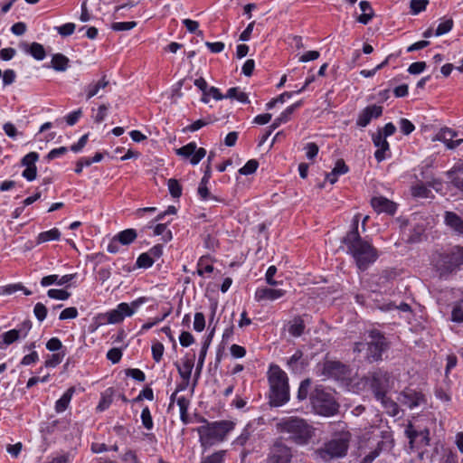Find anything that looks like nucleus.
<instances>
[{
	"label": "nucleus",
	"mask_w": 463,
	"mask_h": 463,
	"mask_svg": "<svg viewBox=\"0 0 463 463\" xmlns=\"http://www.w3.org/2000/svg\"><path fill=\"white\" fill-rule=\"evenodd\" d=\"M361 214L356 213L352 220L351 230L343 238L342 243L346 246L359 269L365 270L377 258V250L367 241L362 239L358 232Z\"/></svg>",
	"instance_id": "obj_1"
},
{
	"label": "nucleus",
	"mask_w": 463,
	"mask_h": 463,
	"mask_svg": "<svg viewBox=\"0 0 463 463\" xmlns=\"http://www.w3.org/2000/svg\"><path fill=\"white\" fill-rule=\"evenodd\" d=\"M279 432L287 434L288 439L297 445H307L314 435V428L299 417H287L277 423Z\"/></svg>",
	"instance_id": "obj_2"
},
{
	"label": "nucleus",
	"mask_w": 463,
	"mask_h": 463,
	"mask_svg": "<svg viewBox=\"0 0 463 463\" xmlns=\"http://www.w3.org/2000/svg\"><path fill=\"white\" fill-rule=\"evenodd\" d=\"M203 424L197 428L199 440L203 449H207L212 446L222 442L229 432H231L235 423L232 420L208 421L203 420Z\"/></svg>",
	"instance_id": "obj_3"
},
{
	"label": "nucleus",
	"mask_w": 463,
	"mask_h": 463,
	"mask_svg": "<svg viewBox=\"0 0 463 463\" xmlns=\"http://www.w3.org/2000/svg\"><path fill=\"white\" fill-rule=\"evenodd\" d=\"M269 383V404L279 407L289 400V386L287 373L279 365H270L268 372Z\"/></svg>",
	"instance_id": "obj_4"
},
{
	"label": "nucleus",
	"mask_w": 463,
	"mask_h": 463,
	"mask_svg": "<svg viewBox=\"0 0 463 463\" xmlns=\"http://www.w3.org/2000/svg\"><path fill=\"white\" fill-rule=\"evenodd\" d=\"M310 401L314 411L319 415L332 416L338 411V404L334 397L322 387L315 388L310 394Z\"/></svg>",
	"instance_id": "obj_5"
},
{
	"label": "nucleus",
	"mask_w": 463,
	"mask_h": 463,
	"mask_svg": "<svg viewBox=\"0 0 463 463\" xmlns=\"http://www.w3.org/2000/svg\"><path fill=\"white\" fill-rule=\"evenodd\" d=\"M432 261L440 276L451 273L463 264V248L457 247L450 253H437Z\"/></svg>",
	"instance_id": "obj_6"
},
{
	"label": "nucleus",
	"mask_w": 463,
	"mask_h": 463,
	"mask_svg": "<svg viewBox=\"0 0 463 463\" xmlns=\"http://www.w3.org/2000/svg\"><path fill=\"white\" fill-rule=\"evenodd\" d=\"M146 298L142 297L132 301L131 303H120L115 309L107 312L104 316L107 317L109 324H118L126 317H132L141 305L146 303Z\"/></svg>",
	"instance_id": "obj_7"
},
{
	"label": "nucleus",
	"mask_w": 463,
	"mask_h": 463,
	"mask_svg": "<svg viewBox=\"0 0 463 463\" xmlns=\"http://www.w3.org/2000/svg\"><path fill=\"white\" fill-rule=\"evenodd\" d=\"M348 449L347 439H335L326 443L325 446L316 451L317 455L324 461L334 458H341L346 454Z\"/></svg>",
	"instance_id": "obj_8"
},
{
	"label": "nucleus",
	"mask_w": 463,
	"mask_h": 463,
	"mask_svg": "<svg viewBox=\"0 0 463 463\" xmlns=\"http://www.w3.org/2000/svg\"><path fill=\"white\" fill-rule=\"evenodd\" d=\"M371 341L367 344V358L371 361H378L382 358L383 352L387 348L385 337L378 330L370 331Z\"/></svg>",
	"instance_id": "obj_9"
},
{
	"label": "nucleus",
	"mask_w": 463,
	"mask_h": 463,
	"mask_svg": "<svg viewBox=\"0 0 463 463\" xmlns=\"http://www.w3.org/2000/svg\"><path fill=\"white\" fill-rule=\"evenodd\" d=\"M291 449L280 440H276L267 457V463H291Z\"/></svg>",
	"instance_id": "obj_10"
},
{
	"label": "nucleus",
	"mask_w": 463,
	"mask_h": 463,
	"mask_svg": "<svg viewBox=\"0 0 463 463\" xmlns=\"http://www.w3.org/2000/svg\"><path fill=\"white\" fill-rule=\"evenodd\" d=\"M32 328V322L30 320L24 321L18 329H12L5 332L2 335V341L0 342V349H5L7 345L17 341L19 338H25Z\"/></svg>",
	"instance_id": "obj_11"
},
{
	"label": "nucleus",
	"mask_w": 463,
	"mask_h": 463,
	"mask_svg": "<svg viewBox=\"0 0 463 463\" xmlns=\"http://www.w3.org/2000/svg\"><path fill=\"white\" fill-rule=\"evenodd\" d=\"M177 154L184 158H190V163L195 165L206 156V150L203 147L197 148L196 144L191 142L180 147Z\"/></svg>",
	"instance_id": "obj_12"
},
{
	"label": "nucleus",
	"mask_w": 463,
	"mask_h": 463,
	"mask_svg": "<svg viewBox=\"0 0 463 463\" xmlns=\"http://www.w3.org/2000/svg\"><path fill=\"white\" fill-rule=\"evenodd\" d=\"M398 401L401 404L407 406L409 409L418 407L425 402L424 395L412 389H405L400 392Z\"/></svg>",
	"instance_id": "obj_13"
},
{
	"label": "nucleus",
	"mask_w": 463,
	"mask_h": 463,
	"mask_svg": "<svg viewBox=\"0 0 463 463\" xmlns=\"http://www.w3.org/2000/svg\"><path fill=\"white\" fill-rule=\"evenodd\" d=\"M383 114V108L377 105H371L364 109L358 116L356 124L359 127H366L373 118H377Z\"/></svg>",
	"instance_id": "obj_14"
},
{
	"label": "nucleus",
	"mask_w": 463,
	"mask_h": 463,
	"mask_svg": "<svg viewBox=\"0 0 463 463\" xmlns=\"http://www.w3.org/2000/svg\"><path fill=\"white\" fill-rule=\"evenodd\" d=\"M286 294V290L281 288H270L267 287L258 288L255 291L254 298L258 302L269 300L274 301Z\"/></svg>",
	"instance_id": "obj_15"
},
{
	"label": "nucleus",
	"mask_w": 463,
	"mask_h": 463,
	"mask_svg": "<svg viewBox=\"0 0 463 463\" xmlns=\"http://www.w3.org/2000/svg\"><path fill=\"white\" fill-rule=\"evenodd\" d=\"M346 366L338 361H326L323 364L322 374L326 377L340 378L346 373Z\"/></svg>",
	"instance_id": "obj_16"
},
{
	"label": "nucleus",
	"mask_w": 463,
	"mask_h": 463,
	"mask_svg": "<svg viewBox=\"0 0 463 463\" xmlns=\"http://www.w3.org/2000/svg\"><path fill=\"white\" fill-rule=\"evenodd\" d=\"M372 138L373 145L377 147V150L374 153L375 159L378 162H382L386 158L385 153L390 149L389 143L387 142L384 135H382L381 130H378L377 133L373 134Z\"/></svg>",
	"instance_id": "obj_17"
},
{
	"label": "nucleus",
	"mask_w": 463,
	"mask_h": 463,
	"mask_svg": "<svg viewBox=\"0 0 463 463\" xmlns=\"http://www.w3.org/2000/svg\"><path fill=\"white\" fill-rule=\"evenodd\" d=\"M458 136V133L451 128H441L439 133L436 135L433 140H438L443 142L448 148L453 149L459 146L463 139H457L453 141V138Z\"/></svg>",
	"instance_id": "obj_18"
},
{
	"label": "nucleus",
	"mask_w": 463,
	"mask_h": 463,
	"mask_svg": "<svg viewBox=\"0 0 463 463\" xmlns=\"http://www.w3.org/2000/svg\"><path fill=\"white\" fill-rule=\"evenodd\" d=\"M371 204L377 213L393 214L396 212V204L383 196L373 197L371 200Z\"/></svg>",
	"instance_id": "obj_19"
},
{
	"label": "nucleus",
	"mask_w": 463,
	"mask_h": 463,
	"mask_svg": "<svg viewBox=\"0 0 463 463\" xmlns=\"http://www.w3.org/2000/svg\"><path fill=\"white\" fill-rule=\"evenodd\" d=\"M375 398L382 402L388 414L391 416H397L399 414L398 404L386 396L385 391L378 390Z\"/></svg>",
	"instance_id": "obj_20"
},
{
	"label": "nucleus",
	"mask_w": 463,
	"mask_h": 463,
	"mask_svg": "<svg viewBox=\"0 0 463 463\" xmlns=\"http://www.w3.org/2000/svg\"><path fill=\"white\" fill-rule=\"evenodd\" d=\"M387 382V373L382 371L373 372L371 375V387L376 397V392L384 391L385 383Z\"/></svg>",
	"instance_id": "obj_21"
},
{
	"label": "nucleus",
	"mask_w": 463,
	"mask_h": 463,
	"mask_svg": "<svg viewBox=\"0 0 463 463\" xmlns=\"http://www.w3.org/2000/svg\"><path fill=\"white\" fill-rule=\"evenodd\" d=\"M75 392V387H70L62 396L55 403V411L57 413H61L67 410L71 401L72 395Z\"/></svg>",
	"instance_id": "obj_22"
},
{
	"label": "nucleus",
	"mask_w": 463,
	"mask_h": 463,
	"mask_svg": "<svg viewBox=\"0 0 463 463\" xmlns=\"http://www.w3.org/2000/svg\"><path fill=\"white\" fill-rule=\"evenodd\" d=\"M445 222L454 231L463 234V220L458 215L452 212H446Z\"/></svg>",
	"instance_id": "obj_23"
},
{
	"label": "nucleus",
	"mask_w": 463,
	"mask_h": 463,
	"mask_svg": "<svg viewBox=\"0 0 463 463\" xmlns=\"http://www.w3.org/2000/svg\"><path fill=\"white\" fill-rule=\"evenodd\" d=\"M359 6L363 14L357 18V21L363 24H367L374 16L371 4L368 1H361Z\"/></svg>",
	"instance_id": "obj_24"
},
{
	"label": "nucleus",
	"mask_w": 463,
	"mask_h": 463,
	"mask_svg": "<svg viewBox=\"0 0 463 463\" xmlns=\"http://www.w3.org/2000/svg\"><path fill=\"white\" fill-rule=\"evenodd\" d=\"M24 50L37 61H43L46 56L43 46L38 43H33L31 45L25 43L24 44Z\"/></svg>",
	"instance_id": "obj_25"
},
{
	"label": "nucleus",
	"mask_w": 463,
	"mask_h": 463,
	"mask_svg": "<svg viewBox=\"0 0 463 463\" xmlns=\"http://www.w3.org/2000/svg\"><path fill=\"white\" fill-rule=\"evenodd\" d=\"M305 327L304 320L300 317H296L288 323V330L292 336L298 337L304 333Z\"/></svg>",
	"instance_id": "obj_26"
},
{
	"label": "nucleus",
	"mask_w": 463,
	"mask_h": 463,
	"mask_svg": "<svg viewBox=\"0 0 463 463\" xmlns=\"http://www.w3.org/2000/svg\"><path fill=\"white\" fill-rule=\"evenodd\" d=\"M109 85V80H106L104 76L100 80L97 82H91L87 86V99H91L92 97L99 94L100 90L105 89Z\"/></svg>",
	"instance_id": "obj_27"
},
{
	"label": "nucleus",
	"mask_w": 463,
	"mask_h": 463,
	"mask_svg": "<svg viewBox=\"0 0 463 463\" xmlns=\"http://www.w3.org/2000/svg\"><path fill=\"white\" fill-rule=\"evenodd\" d=\"M115 237L119 241L120 244L129 245L137 239V233L134 229H127L118 232Z\"/></svg>",
	"instance_id": "obj_28"
},
{
	"label": "nucleus",
	"mask_w": 463,
	"mask_h": 463,
	"mask_svg": "<svg viewBox=\"0 0 463 463\" xmlns=\"http://www.w3.org/2000/svg\"><path fill=\"white\" fill-rule=\"evenodd\" d=\"M61 237V232L57 228L51 229L47 232H43L38 234L36 243L41 244L50 241H58Z\"/></svg>",
	"instance_id": "obj_29"
},
{
	"label": "nucleus",
	"mask_w": 463,
	"mask_h": 463,
	"mask_svg": "<svg viewBox=\"0 0 463 463\" xmlns=\"http://www.w3.org/2000/svg\"><path fill=\"white\" fill-rule=\"evenodd\" d=\"M69 65V59L61 54H54L52 58V67L57 71H64L67 70Z\"/></svg>",
	"instance_id": "obj_30"
},
{
	"label": "nucleus",
	"mask_w": 463,
	"mask_h": 463,
	"mask_svg": "<svg viewBox=\"0 0 463 463\" xmlns=\"http://www.w3.org/2000/svg\"><path fill=\"white\" fill-rule=\"evenodd\" d=\"M226 99H236L241 103L247 104L250 102L247 93L241 91L239 88H230L225 95Z\"/></svg>",
	"instance_id": "obj_31"
},
{
	"label": "nucleus",
	"mask_w": 463,
	"mask_h": 463,
	"mask_svg": "<svg viewBox=\"0 0 463 463\" xmlns=\"http://www.w3.org/2000/svg\"><path fill=\"white\" fill-rule=\"evenodd\" d=\"M213 335V331H212L209 334V335L204 340V342L203 344V346L201 348V351H200V354H199V357H198V362H197V367H196L198 374L200 373V372H201V370H202V368L203 366L204 359H205V356H206L209 345H210V344L212 342Z\"/></svg>",
	"instance_id": "obj_32"
},
{
	"label": "nucleus",
	"mask_w": 463,
	"mask_h": 463,
	"mask_svg": "<svg viewBox=\"0 0 463 463\" xmlns=\"http://www.w3.org/2000/svg\"><path fill=\"white\" fill-rule=\"evenodd\" d=\"M177 405L180 410V419L184 423H187L188 420V407L190 404V402L188 399H186L184 396L178 397L176 399Z\"/></svg>",
	"instance_id": "obj_33"
},
{
	"label": "nucleus",
	"mask_w": 463,
	"mask_h": 463,
	"mask_svg": "<svg viewBox=\"0 0 463 463\" xmlns=\"http://www.w3.org/2000/svg\"><path fill=\"white\" fill-rule=\"evenodd\" d=\"M113 390L109 388L102 393L101 399L97 406V410L99 411H105L112 403Z\"/></svg>",
	"instance_id": "obj_34"
},
{
	"label": "nucleus",
	"mask_w": 463,
	"mask_h": 463,
	"mask_svg": "<svg viewBox=\"0 0 463 463\" xmlns=\"http://www.w3.org/2000/svg\"><path fill=\"white\" fill-rule=\"evenodd\" d=\"M197 194L200 196V198L203 201H214L217 203L222 202V199L218 198L217 196L212 194L207 187V184H199Z\"/></svg>",
	"instance_id": "obj_35"
},
{
	"label": "nucleus",
	"mask_w": 463,
	"mask_h": 463,
	"mask_svg": "<svg viewBox=\"0 0 463 463\" xmlns=\"http://www.w3.org/2000/svg\"><path fill=\"white\" fill-rule=\"evenodd\" d=\"M430 194V190L423 184H417L411 187V194L414 197L428 198Z\"/></svg>",
	"instance_id": "obj_36"
},
{
	"label": "nucleus",
	"mask_w": 463,
	"mask_h": 463,
	"mask_svg": "<svg viewBox=\"0 0 463 463\" xmlns=\"http://www.w3.org/2000/svg\"><path fill=\"white\" fill-rule=\"evenodd\" d=\"M167 187L172 197L179 198L182 195V186L176 179H169L167 181Z\"/></svg>",
	"instance_id": "obj_37"
},
{
	"label": "nucleus",
	"mask_w": 463,
	"mask_h": 463,
	"mask_svg": "<svg viewBox=\"0 0 463 463\" xmlns=\"http://www.w3.org/2000/svg\"><path fill=\"white\" fill-rule=\"evenodd\" d=\"M226 455L225 450H219L206 458H203L201 463H222Z\"/></svg>",
	"instance_id": "obj_38"
},
{
	"label": "nucleus",
	"mask_w": 463,
	"mask_h": 463,
	"mask_svg": "<svg viewBox=\"0 0 463 463\" xmlns=\"http://www.w3.org/2000/svg\"><path fill=\"white\" fill-rule=\"evenodd\" d=\"M429 4L428 0H411L410 7L411 14H418L424 11Z\"/></svg>",
	"instance_id": "obj_39"
},
{
	"label": "nucleus",
	"mask_w": 463,
	"mask_h": 463,
	"mask_svg": "<svg viewBox=\"0 0 463 463\" xmlns=\"http://www.w3.org/2000/svg\"><path fill=\"white\" fill-rule=\"evenodd\" d=\"M258 166V161L250 159L239 170V173L243 175H251L257 170Z\"/></svg>",
	"instance_id": "obj_40"
},
{
	"label": "nucleus",
	"mask_w": 463,
	"mask_h": 463,
	"mask_svg": "<svg viewBox=\"0 0 463 463\" xmlns=\"http://www.w3.org/2000/svg\"><path fill=\"white\" fill-rule=\"evenodd\" d=\"M47 295L51 298L59 299V300H66L70 298L71 293L64 289H49Z\"/></svg>",
	"instance_id": "obj_41"
},
{
	"label": "nucleus",
	"mask_w": 463,
	"mask_h": 463,
	"mask_svg": "<svg viewBox=\"0 0 463 463\" xmlns=\"http://www.w3.org/2000/svg\"><path fill=\"white\" fill-rule=\"evenodd\" d=\"M141 420H142V424L143 426L146 429V430H152L154 424H153V420H152V416H151V412H150V410L148 407H145L143 410H142V412H141Z\"/></svg>",
	"instance_id": "obj_42"
},
{
	"label": "nucleus",
	"mask_w": 463,
	"mask_h": 463,
	"mask_svg": "<svg viewBox=\"0 0 463 463\" xmlns=\"http://www.w3.org/2000/svg\"><path fill=\"white\" fill-rule=\"evenodd\" d=\"M453 27V20L452 19H447L443 22H441L435 32L436 36L443 35L447 33H449Z\"/></svg>",
	"instance_id": "obj_43"
},
{
	"label": "nucleus",
	"mask_w": 463,
	"mask_h": 463,
	"mask_svg": "<svg viewBox=\"0 0 463 463\" xmlns=\"http://www.w3.org/2000/svg\"><path fill=\"white\" fill-rule=\"evenodd\" d=\"M193 366L194 364L191 361H186L183 364L182 367L178 368L180 376L186 382H188V380L190 379Z\"/></svg>",
	"instance_id": "obj_44"
},
{
	"label": "nucleus",
	"mask_w": 463,
	"mask_h": 463,
	"mask_svg": "<svg viewBox=\"0 0 463 463\" xmlns=\"http://www.w3.org/2000/svg\"><path fill=\"white\" fill-rule=\"evenodd\" d=\"M311 382L309 379H306L300 383L298 391V399L299 401H303L307 399L309 392Z\"/></svg>",
	"instance_id": "obj_45"
},
{
	"label": "nucleus",
	"mask_w": 463,
	"mask_h": 463,
	"mask_svg": "<svg viewBox=\"0 0 463 463\" xmlns=\"http://www.w3.org/2000/svg\"><path fill=\"white\" fill-rule=\"evenodd\" d=\"M154 260H152L150 256L146 252H145L139 255L136 264L138 268L147 269L151 267L154 264Z\"/></svg>",
	"instance_id": "obj_46"
},
{
	"label": "nucleus",
	"mask_w": 463,
	"mask_h": 463,
	"mask_svg": "<svg viewBox=\"0 0 463 463\" xmlns=\"http://www.w3.org/2000/svg\"><path fill=\"white\" fill-rule=\"evenodd\" d=\"M75 24L73 23H67L61 26H57L55 29L58 33L63 37L71 35L75 31Z\"/></svg>",
	"instance_id": "obj_47"
},
{
	"label": "nucleus",
	"mask_w": 463,
	"mask_h": 463,
	"mask_svg": "<svg viewBox=\"0 0 463 463\" xmlns=\"http://www.w3.org/2000/svg\"><path fill=\"white\" fill-rule=\"evenodd\" d=\"M451 321L455 323L463 322V305L460 302L451 311Z\"/></svg>",
	"instance_id": "obj_48"
},
{
	"label": "nucleus",
	"mask_w": 463,
	"mask_h": 463,
	"mask_svg": "<svg viewBox=\"0 0 463 463\" xmlns=\"http://www.w3.org/2000/svg\"><path fill=\"white\" fill-rule=\"evenodd\" d=\"M64 354L56 353L52 354L44 363V365L46 367H56L58 364H60L62 362V359L64 357Z\"/></svg>",
	"instance_id": "obj_49"
},
{
	"label": "nucleus",
	"mask_w": 463,
	"mask_h": 463,
	"mask_svg": "<svg viewBox=\"0 0 463 463\" xmlns=\"http://www.w3.org/2000/svg\"><path fill=\"white\" fill-rule=\"evenodd\" d=\"M302 102H296L289 107H288L279 117L286 123L290 119L291 115L294 111L301 106Z\"/></svg>",
	"instance_id": "obj_50"
},
{
	"label": "nucleus",
	"mask_w": 463,
	"mask_h": 463,
	"mask_svg": "<svg viewBox=\"0 0 463 463\" xmlns=\"http://www.w3.org/2000/svg\"><path fill=\"white\" fill-rule=\"evenodd\" d=\"M137 26V23L134 21L131 22H117L112 24L111 28L114 31H128Z\"/></svg>",
	"instance_id": "obj_51"
},
{
	"label": "nucleus",
	"mask_w": 463,
	"mask_h": 463,
	"mask_svg": "<svg viewBox=\"0 0 463 463\" xmlns=\"http://www.w3.org/2000/svg\"><path fill=\"white\" fill-rule=\"evenodd\" d=\"M155 235H163L165 241L172 238L171 232L167 230L166 224L159 223L154 228Z\"/></svg>",
	"instance_id": "obj_52"
},
{
	"label": "nucleus",
	"mask_w": 463,
	"mask_h": 463,
	"mask_svg": "<svg viewBox=\"0 0 463 463\" xmlns=\"http://www.w3.org/2000/svg\"><path fill=\"white\" fill-rule=\"evenodd\" d=\"M205 327L204 315L201 312H197L194 315V329L197 332H202Z\"/></svg>",
	"instance_id": "obj_53"
},
{
	"label": "nucleus",
	"mask_w": 463,
	"mask_h": 463,
	"mask_svg": "<svg viewBox=\"0 0 463 463\" xmlns=\"http://www.w3.org/2000/svg\"><path fill=\"white\" fill-rule=\"evenodd\" d=\"M349 168L343 159H338L335 167L332 169V175H345L348 172Z\"/></svg>",
	"instance_id": "obj_54"
},
{
	"label": "nucleus",
	"mask_w": 463,
	"mask_h": 463,
	"mask_svg": "<svg viewBox=\"0 0 463 463\" xmlns=\"http://www.w3.org/2000/svg\"><path fill=\"white\" fill-rule=\"evenodd\" d=\"M39 158V155L36 152H30L22 159V165L25 167H30L31 165L36 166L35 163Z\"/></svg>",
	"instance_id": "obj_55"
},
{
	"label": "nucleus",
	"mask_w": 463,
	"mask_h": 463,
	"mask_svg": "<svg viewBox=\"0 0 463 463\" xmlns=\"http://www.w3.org/2000/svg\"><path fill=\"white\" fill-rule=\"evenodd\" d=\"M304 149L306 151L307 157L310 160L314 159L317 156L319 151L318 146L313 142L307 143Z\"/></svg>",
	"instance_id": "obj_56"
},
{
	"label": "nucleus",
	"mask_w": 463,
	"mask_h": 463,
	"mask_svg": "<svg viewBox=\"0 0 463 463\" xmlns=\"http://www.w3.org/2000/svg\"><path fill=\"white\" fill-rule=\"evenodd\" d=\"M164 345L163 344L157 342V343H155L153 345H152V355H153V359L158 363L160 362V360L162 359V356H163V354H164Z\"/></svg>",
	"instance_id": "obj_57"
},
{
	"label": "nucleus",
	"mask_w": 463,
	"mask_h": 463,
	"mask_svg": "<svg viewBox=\"0 0 463 463\" xmlns=\"http://www.w3.org/2000/svg\"><path fill=\"white\" fill-rule=\"evenodd\" d=\"M78 317V310L74 307H70L63 309L59 317L61 320L72 319Z\"/></svg>",
	"instance_id": "obj_58"
},
{
	"label": "nucleus",
	"mask_w": 463,
	"mask_h": 463,
	"mask_svg": "<svg viewBox=\"0 0 463 463\" xmlns=\"http://www.w3.org/2000/svg\"><path fill=\"white\" fill-rule=\"evenodd\" d=\"M33 313L36 317V318L39 320V321H43L45 318H46V316H47V308L46 307L42 304V303H37L35 306H34V308H33Z\"/></svg>",
	"instance_id": "obj_59"
},
{
	"label": "nucleus",
	"mask_w": 463,
	"mask_h": 463,
	"mask_svg": "<svg viewBox=\"0 0 463 463\" xmlns=\"http://www.w3.org/2000/svg\"><path fill=\"white\" fill-rule=\"evenodd\" d=\"M276 272H277V268L275 266H269V269H267L265 279H266L267 283L270 286H278L280 284V282H279L273 279Z\"/></svg>",
	"instance_id": "obj_60"
},
{
	"label": "nucleus",
	"mask_w": 463,
	"mask_h": 463,
	"mask_svg": "<svg viewBox=\"0 0 463 463\" xmlns=\"http://www.w3.org/2000/svg\"><path fill=\"white\" fill-rule=\"evenodd\" d=\"M180 345L188 347L194 342V338L190 332L183 331L179 336Z\"/></svg>",
	"instance_id": "obj_61"
},
{
	"label": "nucleus",
	"mask_w": 463,
	"mask_h": 463,
	"mask_svg": "<svg viewBox=\"0 0 463 463\" xmlns=\"http://www.w3.org/2000/svg\"><path fill=\"white\" fill-rule=\"evenodd\" d=\"M400 129L404 135L411 134L414 129V125L407 118H402L400 120Z\"/></svg>",
	"instance_id": "obj_62"
},
{
	"label": "nucleus",
	"mask_w": 463,
	"mask_h": 463,
	"mask_svg": "<svg viewBox=\"0 0 463 463\" xmlns=\"http://www.w3.org/2000/svg\"><path fill=\"white\" fill-rule=\"evenodd\" d=\"M143 399H146L148 401H152L154 399V392L150 387H146L142 390L139 394L133 400V402H140Z\"/></svg>",
	"instance_id": "obj_63"
},
{
	"label": "nucleus",
	"mask_w": 463,
	"mask_h": 463,
	"mask_svg": "<svg viewBox=\"0 0 463 463\" xmlns=\"http://www.w3.org/2000/svg\"><path fill=\"white\" fill-rule=\"evenodd\" d=\"M250 437L249 424L243 429L241 434L235 439V443L240 446H244Z\"/></svg>",
	"instance_id": "obj_64"
}]
</instances>
